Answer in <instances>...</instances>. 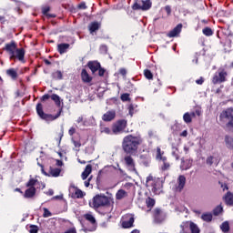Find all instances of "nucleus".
<instances>
[{
  "mask_svg": "<svg viewBox=\"0 0 233 233\" xmlns=\"http://www.w3.org/2000/svg\"><path fill=\"white\" fill-rule=\"evenodd\" d=\"M63 136H65V129L62 127L60 132L57 133V137L56 138V141H57V145H61V141L63 139Z\"/></svg>",
  "mask_w": 233,
  "mask_h": 233,
  "instance_id": "ea45409f",
  "label": "nucleus"
},
{
  "mask_svg": "<svg viewBox=\"0 0 233 233\" xmlns=\"http://www.w3.org/2000/svg\"><path fill=\"white\" fill-rule=\"evenodd\" d=\"M73 145L76 147V148H81V142L73 140Z\"/></svg>",
  "mask_w": 233,
  "mask_h": 233,
  "instance_id": "bf43d9fd",
  "label": "nucleus"
},
{
  "mask_svg": "<svg viewBox=\"0 0 233 233\" xmlns=\"http://www.w3.org/2000/svg\"><path fill=\"white\" fill-rule=\"evenodd\" d=\"M201 219H203V221H206L207 223H210V221H212V213L202 214Z\"/></svg>",
  "mask_w": 233,
  "mask_h": 233,
  "instance_id": "58836bf2",
  "label": "nucleus"
},
{
  "mask_svg": "<svg viewBox=\"0 0 233 233\" xmlns=\"http://www.w3.org/2000/svg\"><path fill=\"white\" fill-rule=\"evenodd\" d=\"M48 12H50V6L47 5L42 7V14L43 15H46L47 19H56V17H57L56 14H49Z\"/></svg>",
  "mask_w": 233,
  "mask_h": 233,
  "instance_id": "b1692460",
  "label": "nucleus"
},
{
  "mask_svg": "<svg viewBox=\"0 0 233 233\" xmlns=\"http://www.w3.org/2000/svg\"><path fill=\"white\" fill-rule=\"evenodd\" d=\"M100 132H101V134H107L108 136L114 134V133H112V129H110V127H101Z\"/></svg>",
  "mask_w": 233,
  "mask_h": 233,
  "instance_id": "c03bdc74",
  "label": "nucleus"
},
{
  "mask_svg": "<svg viewBox=\"0 0 233 233\" xmlns=\"http://www.w3.org/2000/svg\"><path fill=\"white\" fill-rule=\"evenodd\" d=\"M83 218L91 225L88 229L89 232H94L95 230H96L97 220H96V217H94V215L91 212L84 214Z\"/></svg>",
  "mask_w": 233,
  "mask_h": 233,
  "instance_id": "1a4fd4ad",
  "label": "nucleus"
},
{
  "mask_svg": "<svg viewBox=\"0 0 233 233\" xmlns=\"http://www.w3.org/2000/svg\"><path fill=\"white\" fill-rule=\"evenodd\" d=\"M192 167V161L191 160H185L184 158L181 159V165L180 168L181 170H188Z\"/></svg>",
  "mask_w": 233,
  "mask_h": 233,
  "instance_id": "c756f323",
  "label": "nucleus"
},
{
  "mask_svg": "<svg viewBox=\"0 0 233 233\" xmlns=\"http://www.w3.org/2000/svg\"><path fill=\"white\" fill-rule=\"evenodd\" d=\"M215 159H216V157H214L213 156L208 157L207 159H206L207 165H208L209 167H212V165H214V160Z\"/></svg>",
  "mask_w": 233,
  "mask_h": 233,
  "instance_id": "49530a36",
  "label": "nucleus"
},
{
  "mask_svg": "<svg viewBox=\"0 0 233 233\" xmlns=\"http://www.w3.org/2000/svg\"><path fill=\"white\" fill-rule=\"evenodd\" d=\"M3 50L9 54V59L12 60L15 57L14 54H15V50H17V44L15 43V41L12 40L10 43L5 44Z\"/></svg>",
  "mask_w": 233,
  "mask_h": 233,
  "instance_id": "9d476101",
  "label": "nucleus"
},
{
  "mask_svg": "<svg viewBox=\"0 0 233 233\" xmlns=\"http://www.w3.org/2000/svg\"><path fill=\"white\" fill-rule=\"evenodd\" d=\"M128 122L127 119H119L112 125V134L115 136H119V134H123L127 129V126Z\"/></svg>",
  "mask_w": 233,
  "mask_h": 233,
  "instance_id": "423d86ee",
  "label": "nucleus"
},
{
  "mask_svg": "<svg viewBox=\"0 0 233 233\" xmlns=\"http://www.w3.org/2000/svg\"><path fill=\"white\" fill-rule=\"evenodd\" d=\"M92 174V165L88 164L86 166L85 170L82 172L81 177L85 181Z\"/></svg>",
  "mask_w": 233,
  "mask_h": 233,
  "instance_id": "c85d7f7f",
  "label": "nucleus"
},
{
  "mask_svg": "<svg viewBox=\"0 0 233 233\" xmlns=\"http://www.w3.org/2000/svg\"><path fill=\"white\" fill-rule=\"evenodd\" d=\"M144 139L141 135H127L122 140V149L127 156H136L139 147L143 145Z\"/></svg>",
  "mask_w": 233,
  "mask_h": 233,
  "instance_id": "f03ea898",
  "label": "nucleus"
},
{
  "mask_svg": "<svg viewBox=\"0 0 233 233\" xmlns=\"http://www.w3.org/2000/svg\"><path fill=\"white\" fill-rule=\"evenodd\" d=\"M228 76V72L224 67H219L212 77L213 85H221V83L227 82V77Z\"/></svg>",
  "mask_w": 233,
  "mask_h": 233,
  "instance_id": "39448f33",
  "label": "nucleus"
},
{
  "mask_svg": "<svg viewBox=\"0 0 233 233\" xmlns=\"http://www.w3.org/2000/svg\"><path fill=\"white\" fill-rule=\"evenodd\" d=\"M165 158H167V157H165V151H162L161 147H157V155H156L157 161H163V159Z\"/></svg>",
  "mask_w": 233,
  "mask_h": 233,
  "instance_id": "473e14b6",
  "label": "nucleus"
},
{
  "mask_svg": "<svg viewBox=\"0 0 233 233\" xmlns=\"http://www.w3.org/2000/svg\"><path fill=\"white\" fill-rule=\"evenodd\" d=\"M35 192H37L35 187H28L24 194V198H25V199H30L35 196Z\"/></svg>",
  "mask_w": 233,
  "mask_h": 233,
  "instance_id": "a878e982",
  "label": "nucleus"
},
{
  "mask_svg": "<svg viewBox=\"0 0 233 233\" xmlns=\"http://www.w3.org/2000/svg\"><path fill=\"white\" fill-rule=\"evenodd\" d=\"M146 204H147V208H153V207H155V205H156V199L148 197L146 199Z\"/></svg>",
  "mask_w": 233,
  "mask_h": 233,
  "instance_id": "e433bc0d",
  "label": "nucleus"
},
{
  "mask_svg": "<svg viewBox=\"0 0 233 233\" xmlns=\"http://www.w3.org/2000/svg\"><path fill=\"white\" fill-rule=\"evenodd\" d=\"M144 76L146 77V79H148V81H152V79H154V74H152V71H150V69L144 70Z\"/></svg>",
  "mask_w": 233,
  "mask_h": 233,
  "instance_id": "4c0bfd02",
  "label": "nucleus"
},
{
  "mask_svg": "<svg viewBox=\"0 0 233 233\" xmlns=\"http://www.w3.org/2000/svg\"><path fill=\"white\" fill-rule=\"evenodd\" d=\"M119 74L121 75V76H127V69H125V68H120L119 69Z\"/></svg>",
  "mask_w": 233,
  "mask_h": 233,
  "instance_id": "680f3d73",
  "label": "nucleus"
},
{
  "mask_svg": "<svg viewBox=\"0 0 233 233\" xmlns=\"http://www.w3.org/2000/svg\"><path fill=\"white\" fill-rule=\"evenodd\" d=\"M128 196V193L125 191V189H119L116 194V199L118 201L121 199H124V198H127Z\"/></svg>",
  "mask_w": 233,
  "mask_h": 233,
  "instance_id": "72a5a7b5",
  "label": "nucleus"
},
{
  "mask_svg": "<svg viewBox=\"0 0 233 233\" xmlns=\"http://www.w3.org/2000/svg\"><path fill=\"white\" fill-rule=\"evenodd\" d=\"M68 48H70V44L62 43L57 46V52L63 56V54H66Z\"/></svg>",
  "mask_w": 233,
  "mask_h": 233,
  "instance_id": "bb28decb",
  "label": "nucleus"
},
{
  "mask_svg": "<svg viewBox=\"0 0 233 233\" xmlns=\"http://www.w3.org/2000/svg\"><path fill=\"white\" fill-rule=\"evenodd\" d=\"M89 207L105 216V214H110L114 210V198L106 197L105 194H97L89 202Z\"/></svg>",
  "mask_w": 233,
  "mask_h": 233,
  "instance_id": "f257e3e1",
  "label": "nucleus"
},
{
  "mask_svg": "<svg viewBox=\"0 0 233 233\" xmlns=\"http://www.w3.org/2000/svg\"><path fill=\"white\" fill-rule=\"evenodd\" d=\"M102 119L106 122L108 123L110 121H114L116 119V110H109L106 112L102 116Z\"/></svg>",
  "mask_w": 233,
  "mask_h": 233,
  "instance_id": "a211bd4d",
  "label": "nucleus"
},
{
  "mask_svg": "<svg viewBox=\"0 0 233 233\" xmlns=\"http://www.w3.org/2000/svg\"><path fill=\"white\" fill-rule=\"evenodd\" d=\"M124 161L126 163V166L129 170H136V162L134 161V158L132 157V155H127L124 157Z\"/></svg>",
  "mask_w": 233,
  "mask_h": 233,
  "instance_id": "f3484780",
  "label": "nucleus"
},
{
  "mask_svg": "<svg viewBox=\"0 0 233 233\" xmlns=\"http://www.w3.org/2000/svg\"><path fill=\"white\" fill-rule=\"evenodd\" d=\"M56 166L57 167H63V161L62 160H56Z\"/></svg>",
  "mask_w": 233,
  "mask_h": 233,
  "instance_id": "774afa93",
  "label": "nucleus"
},
{
  "mask_svg": "<svg viewBox=\"0 0 233 233\" xmlns=\"http://www.w3.org/2000/svg\"><path fill=\"white\" fill-rule=\"evenodd\" d=\"M220 119H233V108L229 107L220 114Z\"/></svg>",
  "mask_w": 233,
  "mask_h": 233,
  "instance_id": "412c9836",
  "label": "nucleus"
},
{
  "mask_svg": "<svg viewBox=\"0 0 233 233\" xmlns=\"http://www.w3.org/2000/svg\"><path fill=\"white\" fill-rule=\"evenodd\" d=\"M50 216H52V212H50V210H48V208H44L43 218H50Z\"/></svg>",
  "mask_w": 233,
  "mask_h": 233,
  "instance_id": "603ef678",
  "label": "nucleus"
},
{
  "mask_svg": "<svg viewBox=\"0 0 233 233\" xmlns=\"http://www.w3.org/2000/svg\"><path fill=\"white\" fill-rule=\"evenodd\" d=\"M78 10H86L88 6H86V3L81 2L80 4L77 5Z\"/></svg>",
  "mask_w": 233,
  "mask_h": 233,
  "instance_id": "3c124183",
  "label": "nucleus"
},
{
  "mask_svg": "<svg viewBox=\"0 0 233 233\" xmlns=\"http://www.w3.org/2000/svg\"><path fill=\"white\" fill-rule=\"evenodd\" d=\"M37 165L38 167H40L42 174H44V176H46L47 177H59V176H61V168L59 167H54L52 166H49V171L46 172L43 164L37 162Z\"/></svg>",
  "mask_w": 233,
  "mask_h": 233,
  "instance_id": "0eeeda50",
  "label": "nucleus"
},
{
  "mask_svg": "<svg viewBox=\"0 0 233 233\" xmlns=\"http://www.w3.org/2000/svg\"><path fill=\"white\" fill-rule=\"evenodd\" d=\"M150 8H152L150 0H137L132 5V10H142V12H147Z\"/></svg>",
  "mask_w": 233,
  "mask_h": 233,
  "instance_id": "6e6552de",
  "label": "nucleus"
},
{
  "mask_svg": "<svg viewBox=\"0 0 233 233\" xmlns=\"http://www.w3.org/2000/svg\"><path fill=\"white\" fill-rule=\"evenodd\" d=\"M146 187L149 192L157 195L161 192V188H163V182L159 178L149 175L146 179Z\"/></svg>",
  "mask_w": 233,
  "mask_h": 233,
  "instance_id": "7ed1b4c3",
  "label": "nucleus"
},
{
  "mask_svg": "<svg viewBox=\"0 0 233 233\" xmlns=\"http://www.w3.org/2000/svg\"><path fill=\"white\" fill-rule=\"evenodd\" d=\"M81 79L83 83H92V76L88 74L86 69H82L81 71Z\"/></svg>",
  "mask_w": 233,
  "mask_h": 233,
  "instance_id": "5701e85b",
  "label": "nucleus"
},
{
  "mask_svg": "<svg viewBox=\"0 0 233 233\" xmlns=\"http://www.w3.org/2000/svg\"><path fill=\"white\" fill-rule=\"evenodd\" d=\"M26 54V51L25 50V48L21 47V48H17L15 49V53H14V59H12L11 61H15V59H17L18 61H20V63H25V55Z\"/></svg>",
  "mask_w": 233,
  "mask_h": 233,
  "instance_id": "4468645a",
  "label": "nucleus"
},
{
  "mask_svg": "<svg viewBox=\"0 0 233 233\" xmlns=\"http://www.w3.org/2000/svg\"><path fill=\"white\" fill-rule=\"evenodd\" d=\"M98 76L100 77H103V76H105V69L101 67V66H100V68L98 69Z\"/></svg>",
  "mask_w": 233,
  "mask_h": 233,
  "instance_id": "6e6d98bb",
  "label": "nucleus"
},
{
  "mask_svg": "<svg viewBox=\"0 0 233 233\" xmlns=\"http://www.w3.org/2000/svg\"><path fill=\"white\" fill-rule=\"evenodd\" d=\"M53 79L61 80L63 79V73L60 70L52 73Z\"/></svg>",
  "mask_w": 233,
  "mask_h": 233,
  "instance_id": "a19ab883",
  "label": "nucleus"
},
{
  "mask_svg": "<svg viewBox=\"0 0 233 233\" xmlns=\"http://www.w3.org/2000/svg\"><path fill=\"white\" fill-rule=\"evenodd\" d=\"M70 188L74 190L73 192L70 191L71 198L73 199H83V198H85V192H83V190L79 189L77 187L72 185L70 186Z\"/></svg>",
  "mask_w": 233,
  "mask_h": 233,
  "instance_id": "f8f14e48",
  "label": "nucleus"
},
{
  "mask_svg": "<svg viewBox=\"0 0 233 233\" xmlns=\"http://www.w3.org/2000/svg\"><path fill=\"white\" fill-rule=\"evenodd\" d=\"M61 112H63V108L59 109L57 114L56 116L52 114H46L43 110V104L38 103L36 104V114L40 117V119H43V121H46V123H50V121H56L57 117L61 116Z\"/></svg>",
  "mask_w": 233,
  "mask_h": 233,
  "instance_id": "20e7f679",
  "label": "nucleus"
},
{
  "mask_svg": "<svg viewBox=\"0 0 233 233\" xmlns=\"http://www.w3.org/2000/svg\"><path fill=\"white\" fill-rule=\"evenodd\" d=\"M88 68L91 70L92 74H96L99 68H101V63L97 61H89L87 63Z\"/></svg>",
  "mask_w": 233,
  "mask_h": 233,
  "instance_id": "aec40b11",
  "label": "nucleus"
},
{
  "mask_svg": "<svg viewBox=\"0 0 233 233\" xmlns=\"http://www.w3.org/2000/svg\"><path fill=\"white\" fill-rule=\"evenodd\" d=\"M120 98H121V101H124V102L125 101H130V94L124 93V94L121 95Z\"/></svg>",
  "mask_w": 233,
  "mask_h": 233,
  "instance_id": "09e8293b",
  "label": "nucleus"
},
{
  "mask_svg": "<svg viewBox=\"0 0 233 233\" xmlns=\"http://www.w3.org/2000/svg\"><path fill=\"white\" fill-rule=\"evenodd\" d=\"M37 183V179L35 178H31L28 180V182L25 184V187L27 188H32L35 187V184Z\"/></svg>",
  "mask_w": 233,
  "mask_h": 233,
  "instance_id": "79ce46f5",
  "label": "nucleus"
},
{
  "mask_svg": "<svg viewBox=\"0 0 233 233\" xmlns=\"http://www.w3.org/2000/svg\"><path fill=\"white\" fill-rule=\"evenodd\" d=\"M225 145L228 150H233V137L229 135H226L224 137Z\"/></svg>",
  "mask_w": 233,
  "mask_h": 233,
  "instance_id": "cd10ccee",
  "label": "nucleus"
},
{
  "mask_svg": "<svg viewBox=\"0 0 233 233\" xmlns=\"http://www.w3.org/2000/svg\"><path fill=\"white\" fill-rule=\"evenodd\" d=\"M197 85H203L205 83V78L203 76H200V79L196 80Z\"/></svg>",
  "mask_w": 233,
  "mask_h": 233,
  "instance_id": "4d7b16f0",
  "label": "nucleus"
},
{
  "mask_svg": "<svg viewBox=\"0 0 233 233\" xmlns=\"http://www.w3.org/2000/svg\"><path fill=\"white\" fill-rule=\"evenodd\" d=\"M68 134L69 136H74V134H76V127H70V129L68 130Z\"/></svg>",
  "mask_w": 233,
  "mask_h": 233,
  "instance_id": "052dcab7",
  "label": "nucleus"
},
{
  "mask_svg": "<svg viewBox=\"0 0 233 233\" xmlns=\"http://www.w3.org/2000/svg\"><path fill=\"white\" fill-rule=\"evenodd\" d=\"M220 229L222 230L223 233L230 232V224L228 223V221H224L220 225Z\"/></svg>",
  "mask_w": 233,
  "mask_h": 233,
  "instance_id": "f704fd0d",
  "label": "nucleus"
},
{
  "mask_svg": "<svg viewBox=\"0 0 233 233\" xmlns=\"http://www.w3.org/2000/svg\"><path fill=\"white\" fill-rule=\"evenodd\" d=\"M226 127L228 130L233 132V118L228 120V122L226 124Z\"/></svg>",
  "mask_w": 233,
  "mask_h": 233,
  "instance_id": "8fccbe9b",
  "label": "nucleus"
},
{
  "mask_svg": "<svg viewBox=\"0 0 233 233\" xmlns=\"http://www.w3.org/2000/svg\"><path fill=\"white\" fill-rule=\"evenodd\" d=\"M52 99V101L55 102V105H56V106L60 107L61 106V97L59 96V95L57 94H53V95H48L46 94L41 97V101H47V99Z\"/></svg>",
  "mask_w": 233,
  "mask_h": 233,
  "instance_id": "ddd939ff",
  "label": "nucleus"
},
{
  "mask_svg": "<svg viewBox=\"0 0 233 233\" xmlns=\"http://www.w3.org/2000/svg\"><path fill=\"white\" fill-rule=\"evenodd\" d=\"M37 232H39V227L35 225L29 226V233H37Z\"/></svg>",
  "mask_w": 233,
  "mask_h": 233,
  "instance_id": "de8ad7c7",
  "label": "nucleus"
},
{
  "mask_svg": "<svg viewBox=\"0 0 233 233\" xmlns=\"http://www.w3.org/2000/svg\"><path fill=\"white\" fill-rule=\"evenodd\" d=\"M186 185H187V177H185V175L178 176L177 179V185L175 186V191L183 192V188H185Z\"/></svg>",
  "mask_w": 233,
  "mask_h": 233,
  "instance_id": "9b49d317",
  "label": "nucleus"
},
{
  "mask_svg": "<svg viewBox=\"0 0 233 233\" xmlns=\"http://www.w3.org/2000/svg\"><path fill=\"white\" fill-rule=\"evenodd\" d=\"M99 28H101V23L95 21V22H91L88 25V30L90 32V34H94V32H97V30H99Z\"/></svg>",
  "mask_w": 233,
  "mask_h": 233,
  "instance_id": "4be33fe9",
  "label": "nucleus"
},
{
  "mask_svg": "<svg viewBox=\"0 0 233 233\" xmlns=\"http://www.w3.org/2000/svg\"><path fill=\"white\" fill-rule=\"evenodd\" d=\"M0 23L1 25H5V23H6V18L3 15H0Z\"/></svg>",
  "mask_w": 233,
  "mask_h": 233,
  "instance_id": "0e129e2a",
  "label": "nucleus"
},
{
  "mask_svg": "<svg viewBox=\"0 0 233 233\" xmlns=\"http://www.w3.org/2000/svg\"><path fill=\"white\" fill-rule=\"evenodd\" d=\"M125 218L128 220L122 222V228H132V227H134L135 221L134 215H127Z\"/></svg>",
  "mask_w": 233,
  "mask_h": 233,
  "instance_id": "dca6fc26",
  "label": "nucleus"
},
{
  "mask_svg": "<svg viewBox=\"0 0 233 233\" xmlns=\"http://www.w3.org/2000/svg\"><path fill=\"white\" fill-rule=\"evenodd\" d=\"M180 136H181L182 137H187V136H188V132H187V130H184V131L180 134Z\"/></svg>",
  "mask_w": 233,
  "mask_h": 233,
  "instance_id": "69168bd1",
  "label": "nucleus"
},
{
  "mask_svg": "<svg viewBox=\"0 0 233 233\" xmlns=\"http://www.w3.org/2000/svg\"><path fill=\"white\" fill-rule=\"evenodd\" d=\"M223 213V206L218 205L213 209V215L219 216V214Z\"/></svg>",
  "mask_w": 233,
  "mask_h": 233,
  "instance_id": "37998d69",
  "label": "nucleus"
},
{
  "mask_svg": "<svg viewBox=\"0 0 233 233\" xmlns=\"http://www.w3.org/2000/svg\"><path fill=\"white\" fill-rule=\"evenodd\" d=\"M130 116H134V105L130 104L128 106Z\"/></svg>",
  "mask_w": 233,
  "mask_h": 233,
  "instance_id": "13d9d810",
  "label": "nucleus"
},
{
  "mask_svg": "<svg viewBox=\"0 0 233 233\" xmlns=\"http://www.w3.org/2000/svg\"><path fill=\"white\" fill-rule=\"evenodd\" d=\"M172 156L173 157H175V159H177V161L179 160V154H177V152L173 151Z\"/></svg>",
  "mask_w": 233,
  "mask_h": 233,
  "instance_id": "e2e57ef3",
  "label": "nucleus"
},
{
  "mask_svg": "<svg viewBox=\"0 0 233 233\" xmlns=\"http://www.w3.org/2000/svg\"><path fill=\"white\" fill-rule=\"evenodd\" d=\"M224 201L228 207H233V193L228 191L224 197Z\"/></svg>",
  "mask_w": 233,
  "mask_h": 233,
  "instance_id": "393cba45",
  "label": "nucleus"
},
{
  "mask_svg": "<svg viewBox=\"0 0 233 233\" xmlns=\"http://www.w3.org/2000/svg\"><path fill=\"white\" fill-rule=\"evenodd\" d=\"M202 33L207 37H210L211 35H214V31L212 30V28H210L208 26L204 27L203 30H202Z\"/></svg>",
  "mask_w": 233,
  "mask_h": 233,
  "instance_id": "c9c22d12",
  "label": "nucleus"
},
{
  "mask_svg": "<svg viewBox=\"0 0 233 233\" xmlns=\"http://www.w3.org/2000/svg\"><path fill=\"white\" fill-rule=\"evenodd\" d=\"M44 63H45V65H46L47 66H49V65H52V62H50V60H48V59H44Z\"/></svg>",
  "mask_w": 233,
  "mask_h": 233,
  "instance_id": "338daca9",
  "label": "nucleus"
},
{
  "mask_svg": "<svg viewBox=\"0 0 233 233\" xmlns=\"http://www.w3.org/2000/svg\"><path fill=\"white\" fill-rule=\"evenodd\" d=\"M5 73H6V76L11 77V79H13L14 81H15V79H17L18 77L17 70H15V68H9L5 71Z\"/></svg>",
  "mask_w": 233,
  "mask_h": 233,
  "instance_id": "7c9ffc66",
  "label": "nucleus"
},
{
  "mask_svg": "<svg viewBox=\"0 0 233 233\" xmlns=\"http://www.w3.org/2000/svg\"><path fill=\"white\" fill-rule=\"evenodd\" d=\"M218 184L220 185L223 192H225V190H228V186L226 183L223 184V182L218 181Z\"/></svg>",
  "mask_w": 233,
  "mask_h": 233,
  "instance_id": "864d4df0",
  "label": "nucleus"
},
{
  "mask_svg": "<svg viewBox=\"0 0 233 233\" xmlns=\"http://www.w3.org/2000/svg\"><path fill=\"white\" fill-rule=\"evenodd\" d=\"M182 28L183 24H178L174 29L167 33V37H177V35H179V34H181Z\"/></svg>",
  "mask_w": 233,
  "mask_h": 233,
  "instance_id": "6ab92c4d",
  "label": "nucleus"
},
{
  "mask_svg": "<svg viewBox=\"0 0 233 233\" xmlns=\"http://www.w3.org/2000/svg\"><path fill=\"white\" fill-rule=\"evenodd\" d=\"M165 11L167 14V15H170L172 14V7H170V5H166Z\"/></svg>",
  "mask_w": 233,
  "mask_h": 233,
  "instance_id": "5fc2aeb1",
  "label": "nucleus"
},
{
  "mask_svg": "<svg viewBox=\"0 0 233 233\" xmlns=\"http://www.w3.org/2000/svg\"><path fill=\"white\" fill-rule=\"evenodd\" d=\"M183 120L188 124V123H192V116H190L189 113H185L183 116Z\"/></svg>",
  "mask_w": 233,
  "mask_h": 233,
  "instance_id": "a18cd8bd",
  "label": "nucleus"
},
{
  "mask_svg": "<svg viewBox=\"0 0 233 233\" xmlns=\"http://www.w3.org/2000/svg\"><path fill=\"white\" fill-rule=\"evenodd\" d=\"M154 219L156 223H163L165 221V215H163L161 208H157L154 209Z\"/></svg>",
  "mask_w": 233,
  "mask_h": 233,
  "instance_id": "2eb2a0df",
  "label": "nucleus"
},
{
  "mask_svg": "<svg viewBox=\"0 0 233 233\" xmlns=\"http://www.w3.org/2000/svg\"><path fill=\"white\" fill-rule=\"evenodd\" d=\"M160 170L162 172H167V170H170V162H168V158H163L162 165L160 166Z\"/></svg>",
  "mask_w": 233,
  "mask_h": 233,
  "instance_id": "2f4dec72",
  "label": "nucleus"
}]
</instances>
